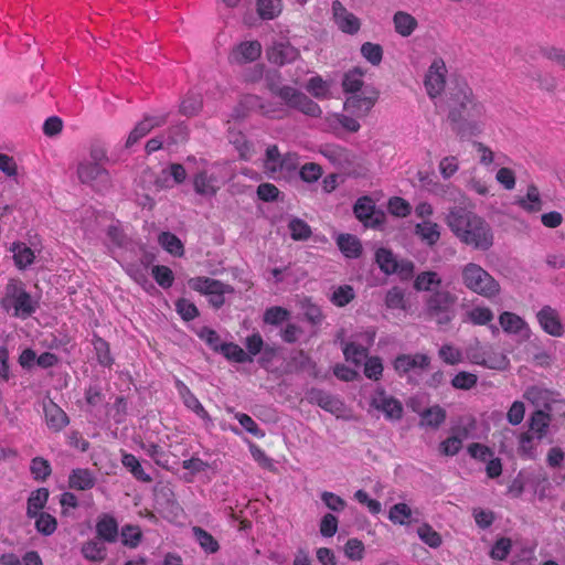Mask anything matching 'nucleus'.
Listing matches in <instances>:
<instances>
[{"mask_svg":"<svg viewBox=\"0 0 565 565\" xmlns=\"http://www.w3.org/2000/svg\"><path fill=\"white\" fill-rule=\"evenodd\" d=\"M473 362L478 365L498 371L505 370L510 364L505 354L495 351H484L481 354H477L473 356Z\"/></svg>","mask_w":565,"mask_h":565,"instance_id":"26","label":"nucleus"},{"mask_svg":"<svg viewBox=\"0 0 565 565\" xmlns=\"http://www.w3.org/2000/svg\"><path fill=\"white\" fill-rule=\"evenodd\" d=\"M96 484V478L88 468H76L68 475V488L77 491L90 490Z\"/></svg>","mask_w":565,"mask_h":565,"instance_id":"24","label":"nucleus"},{"mask_svg":"<svg viewBox=\"0 0 565 565\" xmlns=\"http://www.w3.org/2000/svg\"><path fill=\"white\" fill-rule=\"evenodd\" d=\"M467 318L475 326H486L493 320V312L487 307H475L468 311Z\"/></svg>","mask_w":565,"mask_h":565,"instance_id":"59","label":"nucleus"},{"mask_svg":"<svg viewBox=\"0 0 565 565\" xmlns=\"http://www.w3.org/2000/svg\"><path fill=\"white\" fill-rule=\"evenodd\" d=\"M202 108V97L199 94H188L181 102L180 113L184 116L192 117Z\"/></svg>","mask_w":565,"mask_h":565,"instance_id":"58","label":"nucleus"},{"mask_svg":"<svg viewBox=\"0 0 565 565\" xmlns=\"http://www.w3.org/2000/svg\"><path fill=\"white\" fill-rule=\"evenodd\" d=\"M276 96L281 98L289 108L297 109L305 115L320 117L322 114L320 106L315 100L295 87L281 86Z\"/></svg>","mask_w":565,"mask_h":565,"instance_id":"7","label":"nucleus"},{"mask_svg":"<svg viewBox=\"0 0 565 565\" xmlns=\"http://www.w3.org/2000/svg\"><path fill=\"white\" fill-rule=\"evenodd\" d=\"M365 71L359 66L349 70L344 73L342 78V89L345 94H354L363 90L364 82L362 77L364 76Z\"/></svg>","mask_w":565,"mask_h":565,"instance_id":"32","label":"nucleus"},{"mask_svg":"<svg viewBox=\"0 0 565 565\" xmlns=\"http://www.w3.org/2000/svg\"><path fill=\"white\" fill-rule=\"evenodd\" d=\"M0 307L10 317L26 320L36 312L40 303L39 299L26 291L23 281L10 279L0 299Z\"/></svg>","mask_w":565,"mask_h":565,"instance_id":"3","label":"nucleus"},{"mask_svg":"<svg viewBox=\"0 0 565 565\" xmlns=\"http://www.w3.org/2000/svg\"><path fill=\"white\" fill-rule=\"evenodd\" d=\"M162 177L157 178L156 185L158 188H172L173 184H181L186 179L185 168L181 163H171L167 169L162 170Z\"/></svg>","mask_w":565,"mask_h":565,"instance_id":"23","label":"nucleus"},{"mask_svg":"<svg viewBox=\"0 0 565 565\" xmlns=\"http://www.w3.org/2000/svg\"><path fill=\"white\" fill-rule=\"evenodd\" d=\"M417 534L419 539L431 548H437L443 543L440 534L427 523H424L417 529Z\"/></svg>","mask_w":565,"mask_h":565,"instance_id":"55","label":"nucleus"},{"mask_svg":"<svg viewBox=\"0 0 565 565\" xmlns=\"http://www.w3.org/2000/svg\"><path fill=\"white\" fill-rule=\"evenodd\" d=\"M192 531L196 542L205 553L214 554L220 550L217 540L210 532L200 526H194Z\"/></svg>","mask_w":565,"mask_h":565,"instance_id":"42","label":"nucleus"},{"mask_svg":"<svg viewBox=\"0 0 565 565\" xmlns=\"http://www.w3.org/2000/svg\"><path fill=\"white\" fill-rule=\"evenodd\" d=\"M119 530L117 520L107 513L98 516L96 522V539L105 543H115L118 539Z\"/></svg>","mask_w":565,"mask_h":565,"instance_id":"21","label":"nucleus"},{"mask_svg":"<svg viewBox=\"0 0 565 565\" xmlns=\"http://www.w3.org/2000/svg\"><path fill=\"white\" fill-rule=\"evenodd\" d=\"M412 516V510L406 503H396L390 510V520L395 524H407Z\"/></svg>","mask_w":565,"mask_h":565,"instance_id":"63","label":"nucleus"},{"mask_svg":"<svg viewBox=\"0 0 565 565\" xmlns=\"http://www.w3.org/2000/svg\"><path fill=\"white\" fill-rule=\"evenodd\" d=\"M536 319L542 330L548 335L555 338L564 335L565 329L556 309L548 305L543 306L536 313Z\"/></svg>","mask_w":565,"mask_h":565,"instance_id":"13","label":"nucleus"},{"mask_svg":"<svg viewBox=\"0 0 565 565\" xmlns=\"http://www.w3.org/2000/svg\"><path fill=\"white\" fill-rule=\"evenodd\" d=\"M518 451L524 459H536V446L533 444V436L530 433L521 434Z\"/></svg>","mask_w":565,"mask_h":565,"instance_id":"61","label":"nucleus"},{"mask_svg":"<svg viewBox=\"0 0 565 565\" xmlns=\"http://www.w3.org/2000/svg\"><path fill=\"white\" fill-rule=\"evenodd\" d=\"M120 534L122 544L131 548L137 547L142 539L141 531L137 525H124Z\"/></svg>","mask_w":565,"mask_h":565,"instance_id":"56","label":"nucleus"},{"mask_svg":"<svg viewBox=\"0 0 565 565\" xmlns=\"http://www.w3.org/2000/svg\"><path fill=\"white\" fill-rule=\"evenodd\" d=\"M379 394L381 397L374 398L372 406L383 412L387 419L399 420L403 417L402 403L393 396H386L384 390H381Z\"/></svg>","mask_w":565,"mask_h":565,"instance_id":"20","label":"nucleus"},{"mask_svg":"<svg viewBox=\"0 0 565 565\" xmlns=\"http://www.w3.org/2000/svg\"><path fill=\"white\" fill-rule=\"evenodd\" d=\"M429 363L430 359L427 354H399L395 358L393 362V367L399 375H404L416 367H419L422 370L427 369L429 366Z\"/></svg>","mask_w":565,"mask_h":565,"instance_id":"19","label":"nucleus"},{"mask_svg":"<svg viewBox=\"0 0 565 565\" xmlns=\"http://www.w3.org/2000/svg\"><path fill=\"white\" fill-rule=\"evenodd\" d=\"M182 468L190 471L191 477L201 473L207 469H211L213 471L217 470V463L216 461L207 462L203 461L199 457H191L190 459H185L182 461ZM184 480L190 482L192 481V478H188L184 476Z\"/></svg>","mask_w":565,"mask_h":565,"instance_id":"43","label":"nucleus"},{"mask_svg":"<svg viewBox=\"0 0 565 565\" xmlns=\"http://www.w3.org/2000/svg\"><path fill=\"white\" fill-rule=\"evenodd\" d=\"M462 284L475 294L486 298L499 295V282L480 265L468 263L461 271Z\"/></svg>","mask_w":565,"mask_h":565,"instance_id":"5","label":"nucleus"},{"mask_svg":"<svg viewBox=\"0 0 565 565\" xmlns=\"http://www.w3.org/2000/svg\"><path fill=\"white\" fill-rule=\"evenodd\" d=\"M34 519L36 531L44 536L52 535L57 529L56 519L47 512H39Z\"/></svg>","mask_w":565,"mask_h":565,"instance_id":"49","label":"nucleus"},{"mask_svg":"<svg viewBox=\"0 0 565 565\" xmlns=\"http://www.w3.org/2000/svg\"><path fill=\"white\" fill-rule=\"evenodd\" d=\"M499 322L503 331L507 333L523 334L526 338L530 334V328L527 323L520 316L513 312L503 311L499 316Z\"/></svg>","mask_w":565,"mask_h":565,"instance_id":"25","label":"nucleus"},{"mask_svg":"<svg viewBox=\"0 0 565 565\" xmlns=\"http://www.w3.org/2000/svg\"><path fill=\"white\" fill-rule=\"evenodd\" d=\"M50 497L47 488H39L32 491L26 501V516L33 519L46 505Z\"/></svg>","mask_w":565,"mask_h":565,"instance_id":"35","label":"nucleus"},{"mask_svg":"<svg viewBox=\"0 0 565 565\" xmlns=\"http://www.w3.org/2000/svg\"><path fill=\"white\" fill-rule=\"evenodd\" d=\"M81 554L89 562H104L107 558L105 542L96 537L88 540L82 544Z\"/></svg>","mask_w":565,"mask_h":565,"instance_id":"30","label":"nucleus"},{"mask_svg":"<svg viewBox=\"0 0 565 565\" xmlns=\"http://www.w3.org/2000/svg\"><path fill=\"white\" fill-rule=\"evenodd\" d=\"M380 92L373 86H365L362 92L349 95L344 100V110L354 117H365L375 106Z\"/></svg>","mask_w":565,"mask_h":565,"instance_id":"8","label":"nucleus"},{"mask_svg":"<svg viewBox=\"0 0 565 565\" xmlns=\"http://www.w3.org/2000/svg\"><path fill=\"white\" fill-rule=\"evenodd\" d=\"M216 183V177L207 170H201L193 177L194 191L202 196H214L220 189Z\"/></svg>","mask_w":565,"mask_h":565,"instance_id":"22","label":"nucleus"},{"mask_svg":"<svg viewBox=\"0 0 565 565\" xmlns=\"http://www.w3.org/2000/svg\"><path fill=\"white\" fill-rule=\"evenodd\" d=\"M198 337L203 340L211 350L218 353L221 352L224 342L221 341V337L215 330L209 327H202L198 332Z\"/></svg>","mask_w":565,"mask_h":565,"instance_id":"60","label":"nucleus"},{"mask_svg":"<svg viewBox=\"0 0 565 565\" xmlns=\"http://www.w3.org/2000/svg\"><path fill=\"white\" fill-rule=\"evenodd\" d=\"M419 426L428 427L431 429H438L446 420L447 413L446 411L439 406L434 405L425 408L420 414Z\"/></svg>","mask_w":565,"mask_h":565,"instance_id":"27","label":"nucleus"},{"mask_svg":"<svg viewBox=\"0 0 565 565\" xmlns=\"http://www.w3.org/2000/svg\"><path fill=\"white\" fill-rule=\"evenodd\" d=\"M299 57V51L289 42L274 43L267 50V58L270 63L284 66L295 62Z\"/></svg>","mask_w":565,"mask_h":565,"instance_id":"16","label":"nucleus"},{"mask_svg":"<svg viewBox=\"0 0 565 565\" xmlns=\"http://www.w3.org/2000/svg\"><path fill=\"white\" fill-rule=\"evenodd\" d=\"M332 14L335 24L343 33L353 35L360 31V19L349 12L340 0L332 2Z\"/></svg>","mask_w":565,"mask_h":565,"instance_id":"15","label":"nucleus"},{"mask_svg":"<svg viewBox=\"0 0 565 565\" xmlns=\"http://www.w3.org/2000/svg\"><path fill=\"white\" fill-rule=\"evenodd\" d=\"M394 29L397 34L408 38L417 29V20L405 11H397L393 15Z\"/></svg>","mask_w":565,"mask_h":565,"instance_id":"34","label":"nucleus"},{"mask_svg":"<svg viewBox=\"0 0 565 565\" xmlns=\"http://www.w3.org/2000/svg\"><path fill=\"white\" fill-rule=\"evenodd\" d=\"M456 295L448 290L436 289L425 300V316L436 321L438 326H446L456 317Z\"/></svg>","mask_w":565,"mask_h":565,"instance_id":"4","label":"nucleus"},{"mask_svg":"<svg viewBox=\"0 0 565 565\" xmlns=\"http://www.w3.org/2000/svg\"><path fill=\"white\" fill-rule=\"evenodd\" d=\"M551 422V415L542 409L533 412L527 420L531 431L537 434L536 438L541 440L547 433Z\"/></svg>","mask_w":565,"mask_h":565,"instance_id":"37","label":"nucleus"},{"mask_svg":"<svg viewBox=\"0 0 565 565\" xmlns=\"http://www.w3.org/2000/svg\"><path fill=\"white\" fill-rule=\"evenodd\" d=\"M92 344L98 364L103 367L110 369L115 363V359L110 352V344L97 333H93Z\"/></svg>","mask_w":565,"mask_h":565,"instance_id":"28","label":"nucleus"},{"mask_svg":"<svg viewBox=\"0 0 565 565\" xmlns=\"http://www.w3.org/2000/svg\"><path fill=\"white\" fill-rule=\"evenodd\" d=\"M168 113L160 115H145L142 120L137 122L134 129L130 131L126 140V148L132 147L141 138L146 137L152 129L166 125L168 122Z\"/></svg>","mask_w":565,"mask_h":565,"instance_id":"12","label":"nucleus"},{"mask_svg":"<svg viewBox=\"0 0 565 565\" xmlns=\"http://www.w3.org/2000/svg\"><path fill=\"white\" fill-rule=\"evenodd\" d=\"M188 285L192 290L210 296L209 302L215 309H220L225 303V294L234 291L232 286L204 276L190 278Z\"/></svg>","mask_w":565,"mask_h":565,"instance_id":"6","label":"nucleus"},{"mask_svg":"<svg viewBox=\"0 0 565 565\" xmlns=\"http://www.w3.org/2000/svg\"><path fill=\"white\" fill-rule=\"evenodd\" d=\"M224 358L228 361H233L236 363H252L253 359L247 354L238 344L234 342H225L223 343V348H221V352Z\"/></svg>","mask_w":565,"mask_h":565,"instance_id":"44","label":"nucleus"},{"mask_svg":"<svg viewBox=\"0 0 565 565\" xmlns=\"http://www.w3.org/2000/svg\"><path fill=\"white\" fill-rule=\"evenodd\" d=\"M30 472L34 480L43 482L51 476L52 467L43 457H34L30 463Z\"/></svg>","mask_w":565,"mask_h":565,"instance_id":"47","label":"nucleus"},{"mask_svg":"<svg viewBox=\"0 0 565 565\" xmlns=\"http://www.w3.org/2000/svg\"><path fill=\"white\" fill-rule=\"evenodd\" d=\"M159 244L164 250L173 256L181 257L184 254V246L181 239L171 232H162L158 237Z\"/></svg>","mask_w":565,"mask_h":565,"instance_id":"41","label":"nucleus"},{"mask_svg":"<svg viewBox=\"0 0 565 565\" xmlns=\"http://www.w3.org/2000/svg\"><path fill=\"white\" fill-rule=\"evenodd\" d=\"M43 411L45 423L52 431L58 433L70 424L68 415L52 399L44 403Z\"/></svg>","mask_w":565,"mask_h":565,"instance_id":"18","label":"nucleus"},{"mask_svg":"<svg viewBox=\"0 0 565 565\" xmlns=\"http://www.w3.org/2000/svg\"><path fill=\"white\" fill-rule=\"evenodd\" d=\"M121 465L132 475L136 480L145 483L152 481V477L145 471L139 459L135 455L122 452Z\"/></svg>","mask_w":565,"mask_h":565,"instance_id":"36","label":"nucleus"},{"mask_svg":"<svg viewBox=\"0 0 565 565\" xmlns=\"http://www.w3.org/2000/svg\"><path fill=\"white\" fill-rule=\"evenodd\" d=\"M308 398L311 403H316L319 407L330 413L339 409V405L341 404L332 394L317 387H312L308 392Z\"/></svg>","mask_w":565,"mask_h":565,"instance_id":"31","label":"nucleus"},{"mask_svg":"<svg viewBox=\"0 0 565 565\" xmlns=\"http://www.w3.org/2000/svg\"><path fill=\"white\" fill-rule=\"evenodd\" d=\"M353 213L367 227L377 228L384 222V214L376 210L373 199L369 195H363L356 200L353 205Z\"/></svg>","mask_w":565,"mask_h":565,"instance_id":"10","label":"nucleus"},{"mask_svg":"<svg viewBox=\"0 0 565 565\" xmlns=\"http://www.w3.org/2000/svg\"><path fill=\"white\" fill-rule=\"evenodd\" d=\"M260 55L262 45L258 41H244L233 47L228 55V62L243 65L255 62Z\"/></svg>","mask_w":565,"mask_h":565,"instance_id":"14","label":"nucleus"},{"mask_svg":"<svg viewBox=\"0 0 565 565\" xmlns=\"http://www.w3.org/2000/svg\"><path fill=\"white\" fill-rule=\"evenodd\" d=\"M265 157L264 168L270 177H274V174L278 172L277 166L279 164L282 154L276 145H271L267 147Z\"/></svg>","mask_w":565,"mask_h":565,"instance_id":"57","label":"nucleus"},{"mask_svg":"<svg viewBox=\"0 0 565 565\" xmlns=\"http://www.w3.org/2000/svg\"><path fill=\"white\" fill-rule=\"evenodd\" d=\"M281 0H257V12L263 20H271L280 13Z\"/></svg>","mask_w":565,"mask_h":565,"instance_id":"52","label":"nucleus"},{"mask_svg":"<svg viewBox=\"0 0 565 565\" xmlns=\"http://www.w3.org/2000/svg\"><path fill=\"white\" fill-rule=\"evenodd\" d=\"M175 310L184 321H191L199 317L198 307L185 298L175 301Z\"/></svg>","mask_w":565,"mask_h":565,"instance_id":"62","label":"nucleus"},{"mask_svg":"<svg viewBox=\"0 0 565 565\" xmlns=\"http://www.w3.org/2000/svg\"><path fill=\"white\" fill-rule=\"evenodd\" d=\"M446 65L441 58L434 60L425 75L424 85L430 99L438 97L446 92Z\"/></svg>","mask_w":565,"mask_h":565,"instance_id":"11","label":"nucleus"},{"mask_svg":"<svg viewBox=\"0 0 565 565\" xmlns=\"http://www.w3.org/2000/svg\"><path fill=\"white\" fill-rule=\"evenodd\" d=\"M415 232L429 246H434L440 237L438 224L431 222L417 224Z\"/></svg>","mask_w":565,"mask_h":565,"instance_id":"45","label":"nucleus"},{"mask_svg":"<svg viewBox=\"0 0 565 565\" xmlns=\"http://www.w3.org/2000/svg\"><path fill=\"white\" fill-rule=\"evenodd\" d=\"M290 318V311L280 306H273L265 310L263 321L266 324L278 327Z\"/></svg>","mask_w":565,"mask_h":565,"instance_id":"46","label":"nucleus"},{"mask_svg":"<svg viewBox=\"0 0 565 565\" xmlns=\"http://www.w3.org/2000/svg\"><path fill=\"white\" fill-rule=\"evenodd\" d=\"M361 55L372 65L377 66L383 60V47L380 44L365 42L361 45Z\"/></svg>","mask_w":565,"mask_h":565,"instance_id":"53","label":"nucleus"},{"mask_svg":"<svg viewBox=\"0 0 565 565\" xmlns=\"http://www.w3.org/2000/svg\"><path fill=\"white\" fill-rule=\"evenodd\" d=\"M478 376L473 373L460 371L451 380L452 387L468 391L477 385Z\"/></svg>","mask_w":565,"mask_h":565,"instance_id":"64","label":"nucleus"},{"mask_svg":"<svg viewBox=\"0 0 565 565\" xmlns=\"http://www.w3.org/2000/svg\"><path fill=\"white\" fill-rule=\"evenodd\" d=\"M10 249L13 252V262L18 269L24 270L34 263L35 254L25 243L14 242Z\"/></svg>","mask_w":565,"mask_h":565,"instance_id":"33","label":"nucleus"},{"mask_svg":"<svg viewBox=\"0 0 565 565\" xmlns=\"http://www.w3.org/2000/svg\"><path fill=\"white\" fill-rule=\"evenodd\" d=\"M343 354L347 361H351L355 365L362 363V359L367 356V349L355 342H348L343 348Z\"/></svg>","mask_w":565,"mask_h":565,"instance_id":"54","label":"nucleus"},{"mask_svg":"<svg viewBox=\"0 0 565 565\" xmlns=\"http://www.w3.org/2000/svg\"><path fill=\"white\" fill-rule=\"evenodd\" d=\"M175 388L181 396L183 404L189 409H191L201 419H203L206 425L213 424L210 414L205 411L201 402L196 398V396L192 393L186 384H184L181 380H175Z\"/></svg>","mask_w":565,"mask_h":565,"instance_id":"17","label":"nucleus"},{"mask_svg":"<svg viewBox=\"0 0 565 565\" xmlns=\"http://www.w3.org/2000/svg\"><path fill=\"white\" fill-rule=\"evenodd\" d=\"M445 107L451 129L459 138H470L482 132L486 107L463 77L456 76L447 84Z\"/></svg>","mask_w":565,"mask_h":565,"instance_id":"1","label":"nucleus"},{"mask_svg":"<svg viewBox=\"0 0 565 565\" xmlns=\"http://www.w3.org/2000/svg\"><path fill=\"white\" fill-rule=\"evenodd\" d=\"M454 235L465 245L487 252L493 246L494 235L490 224L465 207H452L446 217Z\"/></svg>","mask_w":565,"mask_h":565,"instance_id":"2","label":"nucleus"},{"mask_svg":"<svg viewBox=\"0 0 565 565\" xmlns=\"http://www.w3.org/2000/svg\"><path fill=\"white\" fill-rule=\"evenodd\" d=\"M126 274L145 290L154 288L152 282L148 278V270L145 264H138L137 262L128 263L124 267Z\"/></svg>","mask_w":565,"mask_h":565,"instance_id":"38","label":"nucleus"},{"mask_svg":"<svg viewBox=\"0 0 565 565\" xmlns=\"http://www.w3.org/2000/svg\"><path fill=\"white\" fill-rule=\"evenodd\" d=\"M515 203L526 212H539L542 209V200L536 185L530 184L525 196L519 198Z\"/></svg>","mask_w":565,"mask_h":565,"instance_id":"39","label":"nucleus"},{"mask_svg":"<svg viewBox=\"0 0 565 565\" xmlns=\"http://www.w3.org/2000/svg\"><path fill=\"white\" fill-rule=\"evenodd\" d=\"M152 277L163 289H169L174 281V274L168 266L154 265L152 267Z\"/></svg>","mask_w":565,"mask_h":565,"instance_id":"51","label":"nucleus"},{"mask_svg":"<svg viewBox=\"0 0 565 565\" xmlns=\"http://www.w3.org/2000/svg\"><path fill=\"white\" fill-rule=\"evenodd\" d=\"M337 245L347 258H359L363 252L361 241L352 234H340Z\"/></svg>","mask_w":565,"mask_h":565,"instance_id":"29","label":"nucleus"},{"mask_svg":"<svg viewBox=\"0 0 565 565\" xmlns=\"http://www.w3.org/2000/svg\"><path fill=\"white\" fill-rule=\"evenodd\" d=\"M375 262L386 275H392L397 270V259L391 249L380 247L375 252Z\"/></svg>","mask_w":565,"mask_h":565,"instance_id":"40","label":"nucleus"},{"mask_svg":"<svg viewBox=\"0 0 565 565\" xmlns=\"http://www.w3.org/2000/svg\"><path fill=\"white\" fill-rule=\"evenodd\" d=\"M77 177L81 183L92 186L95 191L106 190L110 185L108 171L97 162H79Z\"/></svg>","mask_w":565,"mask_h":565,"instance_id":"9","label":"nucleus"},{"mask_svg":"<svg viewBox=\"0 0 565 565\" xmlns=\"http://www.w3.org/2000/svg\"><path fill=\"white\" fill-rule=\"evenodd\" d=\"M441 279L436 271H422L414 280V288L417 291H430L433 286H439Z\"/></svg>","mask_w":565,"mask_h":565,"instance_id":"48","label":"nucleus"},{"mask_svg":"<svg viewBox=\"0 0 565 565\" xmlns=\"http://www.w3.org/2000/svg\"><path fill=\"white\" fill-rule=\"evenodd\" d=\"M288 228L294 241H307L312 234L311 227L308 223L298 217H295L289 222Z\"/></svg>","mask_w":565,"mask_h":565,"instance_id":"50","label":"nucleus"}]
</instances>
